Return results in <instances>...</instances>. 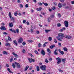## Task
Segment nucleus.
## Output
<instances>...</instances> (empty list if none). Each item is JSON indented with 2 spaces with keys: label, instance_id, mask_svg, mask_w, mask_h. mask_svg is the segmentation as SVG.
Segmentation results:
<instances>
[{
  "label": "nucleus",
  "instance_id": "obj_40",
  "mask_svg": "<svg viewBox=\"0 0 74 74\" xmlns=\"http://www.w3.org/2000/svg\"><path fill=\"white\" fill-rule=\"evenodd\" d=\"M60 53H61V54L62 55H63V54H64V52H63V51H61L60 52Z\"/></svg>",
  "mask_w": 74,
  "mask_h": 74
},
{
  "label": "nucleus",
  "instance_id": "obj_33",
  "mask_svg": "<svg viewBox=\"0 0 74 74\" xmlns=\"http://www.w3.org/2000/svg\"><path fill=\"white\" fill-rule=\"evenodd\" d=\"M63 49L64 51H67V48L66 47L64 48H63Z\"/></svg>",
  "mask_w": 74,
  "mask_h": 74
},
{
  "label": "nucleus",
  "instance_id": "obj_57",
  "mask_svg": "<svg viewBox=\"0 0 74 74\" xmlns=\"http://www.w3.org/2000/svg\"><path fill=\"white\" fill-rule=\"evenodd\" d=\"M30 32L32 33H33V29H31Z\"/></svg>",
  "mask_w": 74,
  "mask_h": 74
},
{
  "label": "nucleus",
  "instance_id": "obj_8",
  "mask_svg": "<svg viewBox=\"0 0 74 74\" xmlns=\"http://www.w3.org/2000/svg\"><path fill=\"white\" fill-rule=\"evenodd\" d=\"M0 29L1 30H6V29L4 26H1L0 27Z\"/></svg>",
  "mask_w": 74,
  "mask_h": 74
},
{
  "label": "nucleus",
  "instance_id": "obj_32",
  "mask_svg": "<svg viewBox=\"0 0 74 74\" xmlns=\"http://www.w3.org/2000/svg\"><path fill=\"white\" fill-rule=\"evenodd\" d=\"M6 47H7V46H10V44L9 43H6L5 45Z\"/></svg>",
  "mask_w": 74,
  "mask_h": 74
},
{
  "label": "nucleus",
  "instance_id": "obj_56",
  "mask_svg": "<svg viewBox=\"0 0 74 74\" xmlns=\"http://www.w3.org/2000/svg\"><path fill=\"white\" fill-rule=\"evenodd\" d=\"M41 44L40 43H39L38 45V47H41Z\"/></svg>",
  "mask_w": 74,
  "mask_h": 74
},
{
  "label": "nucleus",
  "instance_id": "obj_54",
  "mask_svg": "<svg viewBox=\"0 0 74 74\" xmlns=\"http://www.w3.org/2000/svg\"><path fill=\"white\" fill-rule=\"evenodd\" d=\"M12 60H13V58H11L10 60V62H12Z\"/></svg>",
  "mask_w": 74,
  "mask_h": 74
},
{
  "label": "nucleus",
  "instance_id": "obj_26",
  "mask_svg": "<svg viewBox=\"0 0 74 74\" xmlns=\"http://www.w3.org/2000/svg\"><path fill=\"white\" fill-rule=\"evenodd\" d=\"M13 42L16 45H18V43H17V42H16V40H14L13 41Z\"/></svg>",
  "mask_w": 74,
  "mask_h": 74
},
{
  "label": "nucleus",
  "instance_id": "obj_49",
  "mask_svg": "<svg viewBox=\"0 0 74 74\" xmlns=\"http://www.w3.org/2000/svg\"><path fill=\"white\" fill-rule=\"evenodd\" d=\"M71 3L72 4H74V1H71Z\"/></svg>",
  "mask_w": 74,
  "mask_h": 74
},
{
  "label": "nucleus",
  "instance_id": "obj_24",
  "mask_svg": "<svg viewBox=\"0 0 74 74\" xmlns=\"http://www.w3.org/2000/svg\"><path fill=\"white\" fill-rule=\"evenodd\" d=\"M62 5L60 3L58 4V7L59 8H62Z\"/></svg>",
  "mask_w": 74,
  "mask_h": 74
},
{
  "label": "nucleus",
  "instance_id": "obj_23",
  "mask_svg": "<svg viewBox=\"0 0 74 74\" xmlns=\"http://www.w3.org/2000/svg\"><path fill=\"white\" fill-rule=\"evenodd\" d=\"M9 16L10 18H12V16H11V13L10 12L9 13Z\"/></svg>",
  "mask_w": 74,
  "mask_h": 74
},
{
  "label": "nucleus",
  "instance_id": "obj_15",
  "mask_svg": "<svg viewBox=\"0 0 74 74\" xmlns=\"http://www.w3.org/2000/svg\"><path fill=\"white\" fill-rule=\"evenodd\" d=\"M54 47H55V45H52L50 46V48L51 49H53Z\"/></svg>",
  "mask_w": 74,
  "mask_h": 74
},
{
  "label": "nucleus",
  "instance_id": "obj_48",
  "mask_svg": "<svg viewBox=\"0 0 74 74\" xmlns=\"http://www.w3.org/2000/svg\"><path fill=\"white\" fill-rule=\"evenodd\" d=\"M26 22L25 20H24L23 21V23H25Z\"/></svg>",
  "mask_w": 74,
  "mask_h": 74
},
{
  "label": "nucleus",
  "instance_id": "obj_19",
  "mask_svg": "<svg viewBox=\"0 0 74 74\" xmlns=\"http://www.w3.org/2000/svg\"><path fill=\"white\" fill-rule=\"evenodd\" d=\"M42 4H44L45 6H48V3H44V2L42 3Z\"/></svg>",
  "mask_w": 74,
  "mask_h": 74
},
{
  "label": "nucleus",
  "instance_id": "obj_9",
  "mask_svg": "<svg viewBox=\"0 0 74 74\" xmlns=\"http://www.w3.org/2000/svg\"><path fill=\"white\" fill-rule=\"evenodd\" d=\"M58 51V49H56L55 50V51H54V55H58V53L56 52V51Z\"/></svg>",
  "mask_w": 74,
  "mask_h": 74
},
{
  "label": "nucleus",
  "instance_id": "obj_63",
  "mask_svg": "<svg viewBox=\"0 0 74 74\" xmlns=\"http://www.w3.org/2000/svg\"><path fill=\"white\" fill-rule=\"evenodd\" d=\"M49 11H50V12H51V11H52V10H51V9L49 8Z\"/></svg>",
  "mask_w": 74,
  "mask_h": 74
},
{
  "label": "nucleus",
  "instance_id": "obj_37",
  "mask_svg": "<svg viewBox=\"0 0 74 74\" xmlns=\"http://www.w3.org/2000/svg\"><path fill=\"white\" fill-rule=\"evenodd\" d=\"M45 62H46V63H48L49 62V61H48V60L47 59H46L45 60Z\"/></svg>",
  "mask_w": 74,
  "mask_h": 74
},
{
  "label": "nucleus",
  "instance_id": "obj_25",
  "mask_svg": "<svg viewBox=\"0 0 74 74\" xmlns=\"http://www.w3.org/2000/svg\"><path fill=\"white\" fill-rule=\"evenodd\" d=\"M28 59L30 63L32 62V58H29Z\"/></svg>",
  "mask_w": 74,
  "mask_h": 74
},
{
  "label": "nucleus",
  "instance_id": "obj_39",
  "mask_svg": "<svg viewBox=\"0 0 74 74\" xmlns=\"http://www.w3.org/2000/svg\"><path fill=\"white\" fill-rule=\"evenodd\" d=\"M35 53H36V54H37L38 55H39V53H38V52L37 51L35 50Z\"/></svg>",
  "mask_w": 74,
  "mask_h": 74
},
{
  "label": "nucleus",
  "instance_id": "obj_27",
  "mask_svg": "<svg viewBox=\"0 0 74 74\" xmlns=\"http://www.w3.org/2000/svg\"><path fill=\"white\" fill-rule=\"evenodd\" d=\"M47 51L49 53H51V50L49 48H48L47 49Z\"/></svg>",
  "mask_w": 74,
  "mask_h": 74
},
{
  "label": "nucleus",
  "instance_id": "obj_47",
  "mask_svg": "<svg viewBox=\"0 0 74 74\" xmlns=\"http://www.w3.org/2000/svg\"><path fill=\"white\" fill-rule=\"evenodd\" d=\"M23 45H26V42H24L23 43Z\"/></svg>",
  "mask_w": 74,
  "mask_h": 74
},
{
  "label": "nucleus",
  "instance_id": "obj_46",
  "mask_svg": "<svg viewBox=\"0 0 74 74\" xmlns=\"http://www.w3.org/2000/svg\"><path fill=\"white\" fill-rule=\"evenodd\" d=\"M51 17L52 18H54L55 17V16L54 15L52 14L51 15Z\"/></svg>",
  "mask_w": 74,
  "mask_h": 74
},
{
  "label": "nucleus",
  "instance_id": "obj_17",
  "mask_svg": "<svg viewBox=\"0 0 74 74\" xmlns=\"http://www.w3.org/2000/svg\"><path fill=\"white\" fill-rule=\"evenodd\" d=\"M9 26L10 27H12L13 26V24L10 23L9 24Z\"/></svg>",
  "mask_w": 74,
  "mask_h": 74
},
{
  "label": "nucleus",
  "instance_id": "obj_11",
  "mask_svg": "<svg viewBox=\"0 0 74 74\" xmlns=\"http://www.w3.org/2000/svg\"><path fill=\"white\" fill-rule=\"evenodd\" d=\"M10 31L12 32H14V33H16V30L14 29L13 30H12V29H10Z\"/></svg>",
  "mask_w": 74,
  "mask_h": 74
},
{
  "label": "nucleus",
  "instance_id": "obj_13",
  "mask_svg": "<svg viewBox=\"0 0 74 74\" xmlns=\"http://www.w3.org/2000/svg\"><path fill=\"white\" fill-rule=\"evenodd\" d=\"M36 70L38 71H40V67L38 66H36Z\"/></svg>",
  "mask_w": 74,
  "mask_h": 74
},
{
  "label": "nucleus",
  "instance_id": "obj_21",
  "mask_svg": "<svg viewBox=\"0 0 74 74\" xmlns=\"http://www.w3.org/2000/svg\"><path fill=\"white\" fill-rule=\"evenodd\" d=\"M52 40V38L51 37H49V41H51Z\"/></svg>",
  "mask_w": 74,
  "mask_h": 74
},
{
  "label": "nucleus",
  "instance_id": "obj_2",
  "mask_svg": "<svg viewBox=\"0 0 74 74\" xmlns=\"http://www.w3.org/2000/svg\"><path fill=\"white\" fill-rule=\"evenodd\" d=\"M40 69L42 70H46L47 69V67L45 65H42V66H40Z\"/></svg>",
  "mask_w": 74,
  "mask_h": 74
},
{
  "label": "nucleus",
  "instance_id": "obj_43",
  "mask_svg": "<svg viewBox=\"0 0 74 74\" xmlns=\"http://www.w3.org/2000/svg\"><path fill=\"white\" fill-rule=\"evenodd\" d=\"M58 70H59L60 72H61V73H62V72H63V70H60V69H59Z\"/></svg>",
  "mask_w": 74,
  "mask_h": 74
},
{
  "label": "nucleus",
  "instance_id": "obj_22",
  "mask_svg": "<svg viewBox=\"0 0 74 74\" xmlns=\"http://www.w3.org/2000/svg\"><path fill=\"white\" fill-rule=\"evenodd\" d=\"M29 66H26L25 67V68L24 69V71H26V70H27L28 69V68H29Z\"/></svg>",
  "mask_w": 74,
  "mask_h": 74
},
{
  "label": "nucleus",
  "instance_id": "obj_45",
  "mask_svg": "<svg viewBox=\"0 0 74 74\" xmlns=\"http://www.w3.org/2000/svg\"><path fill=\"white\" fill-rule=\"evenodd\" d=\"M53 4L54 5H57V3L55 2H53Z\"/></svg>",
  "mask_w": 74,
  "mask_h": 74
},
{
  "label": "nucleus",
  "instance_id": "obj_12",
  "mask_svg": "<svg viewBox=\"0 0 74 74\" xmlns=\"http://www.w3.org/2000/svg\"><path fill=\"white\" fill-rule=\"evenodd\" d=\"M12 54L13 55H14V56H15V58H17L18 56V55H17V54H15V53H14V52Z\"/></svg>",
  "mask_w": 74,
  "mask_h": 74
},
{
  "label": "nucleus",
  "instance_id": "obj_44",
  "mask_svg": "<svg viewBox=\"0 0 74 74\" xmlns=\"http://www.w3.org/2000/svg\"><path fill=\"white\" fill-rule=\"evenodd\" d=\"M38 4H39V5H42V3L41 2H38Z\"/></svg>",
  "mask_w": 74,
  "mask_h": 74
},
{
  "label": "nucleus",
  "instance_id": "obj_62",
  "mask_svg": "<svg viewBox=\"0 0 74 74\" xmlns=\"http://www.w3.org/2000/svg\"><path fill=\"white\" fill-rule=\"evenodd\" d=\"M16 31L17 33H19V29H16Z\"/></svg>",
  "mask_w": 74,
  "mask_h": 74
},
{
  "label": "nucleus",
  "instance_id": "obj_18",
  "mask_svg": "<svg viewBox=\"0 0 74 74\" xmlns=\"http://www.w3.org/2000/svg\"><path fill=\"white\" fill-rule=\"evenodd\" d=\"M51 31V30L50 29H45V32L47 33H48L49 32H50Z\"/></svg>",
  "mask_w": 74,
  "mask_h": 74
},
{
  "label": "nucleus",
  "instance_id": "obj_42",
  "mask_svg": "<svg viewBox=\"0 0 74 74\" xmlns=\"http://www.w3.org/2000/svg\"><path fill=\"white\" fill-rule=\"evenodd\" d=\"M36 33H37V34H39V33H40V32L39 31H38V30H37L36 31Z\"/></svg>",
  "mask_w": 74,
  "mask_h": 74
},
{
  "label": "nucleus",
  "instance_id": "obj_4",
  "mask_svg": "<svg viewBox=\"0 0 74 74\" xmlns=\"http://www.w3.org/2000/svg\"><path fill=\"white\" fill-rule=\"evenodd\" d=\"M64 24L66 27H68L69 26V22L67 21H64Z\"/></svg>",
  "mask_w": 74,
  "mask_h": 74
},
{
  "label": "nucleus",
  "instance_id": "obj_52",
  "mask_svg": "<svg viewBox=\"0 0 74 74\" xmlns=\"http://www.w3.org/2000/svg\"><path fill=\"white\" fill-rule=\"evenodd\" d=\"M54 42L55 43H57V40H56V39H54Z\"/></svg>",
  "mask_w": 74,
  "mask_h": 74
},
{
  "label": "nucleus",
  "instance_id": "obj_59",
  "mask_svg": "<svg viewBox=\"0 0 74 74\" xmlns=\"http://www.w3.org/2000/svg\"><path fill=\"white\" fill-rule=\"evenodd\" d=\"M25 49H23V51H22V52H23V53H25Z\"/></svg>",
  "mask_w": 74,
  "mask_h": 74
},
{
  "label": "nucleus",
  "instance_id": "obj_1",
  "mask_svg": "<svg viewBox=\"0 0 74 74\" xmlns=\"http://www.w3.org/2000/svg\"><path fill=\"white\" fill-rule=\"evenodd\" d=\"M64 37L65 38H68V35H65L64 34L62 33L59 34L58 35V36L56 38H57V39L59 41H62V40L63 39V37Z\"/></svg>",
  "mask_w": 74,
  "mask_h": 74
},
{
  "label": "nucleus",
  "instance_id": "obj_10",
  "mask_svg": "<svg viewBox=\"0 0 74 74\" xmlns=\"http://www.w3.org/2000/svg\"><path fill=\"white\" fill-rule=\"evenodd\" d=\"M66 28L65 27H63L62 29L60 30V32H62L63 30H66Z\"/></svg>",
  "mask_w": 74,
  "mask_h": 74
},
{
  "label": "nucleus",
  "instance_id": "obj_16",
  "mask_svg": "<svg viewBox=\"0 0 74 74\" xmlns=\"http://www.w3.org/2000/svg\"><path fill=\"white\" fill-rule=\"evenodd\" d=\"M42 9V8H39L36 9V10L38 11H41V10Z\"/></svg>",
  "mask_w": 74,
  "mask_h": 74
},
{
  "label": "nucleus",
  "instance_id": "obj_14",
  "mask_svg": "<svg viewBox=\"0 0 74 74\" xmlns=\"http://www.w3.org/2000/svg\"><path fill=\"white\" fill-rule=\"evenodd\" d=\"M62 62L63 63H65V62H66V59H63L62 60Z\"/></svg>",
  "mask_w": 74,
  "mask_h": 74
},
{
  "label": "nucleus",
  "instance_id": "obj_28",
  "mask_svg": "<svg viewBox=\"0 0 74 74\" xmlns=\"http://www.w3.org/2000/svg\"><path fill=\"white\" fill-rule=\"evenodd\" d=\"M12 66L13 67V68H15V67L16 66H15V64H14V63H12Z\"/></svg>",
  "mask_w": 74,
  "mask_h": 74
},
{
  "label": "nucleus",
  "instance_id": "obj_7",
  "mask_svg": "<svg viewBox=\"0 0 74 74\" xmlns=\"http://www.w3.org/2000/svg\"><path fill=\"white\" fill-rule=\"evenodd\" d=\"M41 54L42 55H43L44 56L45 54V52L44 50H42L40 52Z\"/></svg>",
  "mask_w": 74,
  "mask_h": 74
},
{
  "label": "nucleus",
  "instance_id": "obj_30",
  "mask_svg": "<svg viewBox=\"0 0 74 74\" xmlns=\"http://www.w3.org/2000/svg\"><path fill=\"white\" fill-rule=\"evenodd\" d=\"M57 16L58 18H60V17H61V15H60V13L58 14Z\"/></svg>",
  "mask_w": 74,
  "mask_h": 74
},
{
  "label": "nucleus",
  "instance_id": "obj_29",
  "mask_svg": "<svg viewBox=\"0 0 74 74\" xmlns=\"http://www.w3.org/2000/svg\"><path fill=\"white\" fill-rule=\"evenodd\" d=\"M57 26L58 27H60V26H62V25H61L60 23H58L57 24Z\"/></svg>",
  "mask_w": 74,
  "mask_h": 74
},
{
  "label": "nucleus",
  "instance_id": "obj_34",
  "mask_svg": "<svg viewBox=\"0 0 74 74\" xmlns=\"http://www.w3.org/2000/svg\"><path fill=\"white\" fill-rule=\"evenodd\" d=\"M3 54L4 55H8V53L7 52L5 51H3Z\"/></svg>",
  "mask_w": 74,
  "mask_h": 74
},
{
  "label": "nucleus",
  "instance_id": "obj_55",
  "mask_svg": "<svg viewBox=\"0 0 74 74\" xmlns=\"http://www.w3.org/2000/svg\"><path fill=\"white\" fill-rule=\"evenodd\" d=\"M19 28H21H21H22V25H20L19 26Z\"/></svg>",
  "mask_w": 74,
  "mask_h": 74
},
{
  "label": "nucleus",
  "instance_id": "obj_3",
  "mask_svg": "<svg viewBox=\"0 0 74 74\" xmlns=\"http://www.w3.org/2000/svg\"><path fill=\"white\" fill-rule=\"evenodd\" d=\"M56 60L58 61L57 62V64H60V63L61 62V59L59 57H58L56 58Z\"/></svg>",
  "mask_w": 74,
  "mask_h": 74
},
{
  "label": "nucleus",
  "instance_id": "obj_58",
  "mask_svg": "<svg viewBox=\"0 0 74 74\" xmlns=\"http://www.w3.org/2000/svg\"><path fill=\"white\" fill-rule=\"evenodd\" d=\"M3 34H7V33H6L5 32H4L3 33Z\"/></svg>",
  "mask_w": 74,
  "mask_h": 74
},
{
  "label": "nucleus",
  "instance_id": "obj_38",
  "mask_svg": "<svg viewBox=\"0 0 74 74\" xmlns=\"http://www.w3.org/2000/svg\"><path fill=\"white\" fill-rule=\"evenodd\" d=\"M52 9L53 10H55L56 9V8L55 6H53L52 7Z\"/></svg>",
  "mask_w": 74,
  "mask_h": 74
},
{
  "label": "nucleus",
  "instance_id": "obj_5",
  "mask_svg": "<svg viewBox=\"0 0 74 74\" xmlns=\"http://www.w3.org/2000/svg\"><path fill=\"white\" fill-rule=\"evenodd\" d=\"M14 64H15L17 68L19 69L21 67V65H20V64L19 63H18L16 62H15Z\"/></svg>",
  "mask_w": 74,
  "mask_h": 74
},
{
  "label": "nucleus",
  "instance_id": "obj_51",
  "mask_svg": "<svg viewBox=\"0 0 74 74\" xmlns=\"http://www.w3.org/2000/svg\"><path fill=\"white\" fill-rule=\"evenodd\" d=\"M68 37L69 39H70V38H71V36H68Z\"/></svg>",
  "mask_w": 74,
  "mask_h": 74
},
{
  "label": "nucleus",
  "instance_id": "obj_6",
  "mask_svg": "<svg viewBox=\"0 0 74 74\" xmlns=\"http://www.w3.org/2000/svg\"><path fill=\"white\" fill-rule=\"evenodd\" d=\"M23 41V39L22 38H20L18 40V43H21Z\"/></svg>",
  "mask_w": 74,
  "mask_h": 74
},
{
  "label": "nucleus",
  "instance_id": "obj_64",
  "mask_svg": "<svg viewBox=\"0 0 74 74\" xmlns=\"http://www.w3.org/2000/svg\"><path fill=\"white\" fill-rule=\"evenodd\" d=\"M48 54L49 56H50V55H51V53H48Z\"/></svg>",
  "mask_w": 74,
  "mask_h": 74
},
{
  "label": "nucleus",
  "instance_id": "obj_36",
  "mask_svg": "<svg viewBox=\"0 0 74 74\" xmlns=\"http://www.w3.org/2000/svg\"><path fill=\"white\" fill-rule=\"evenodd\" d=\"M28 42H30L31 43L33 42V40H28Z\"/></svg>",
  "mask_w": 74,
  "mask_h": 74
},
{
  "label": "nucleus",
  "instance_id": "obj_20",
  "mask_svg": "<svg viewBox=\"0 0 74 74\" xmlns=\"http://www.w3.org/2000/svg\"><path fill=\"white\" fill-rule=\"evenodd\" d=\"M7 70L9 72V73H12L13 74L14 72H12L11 71V70H10V68H8L7 69Z\"/></svg>",
  "mask_w": 74,
  "mask_h": 74
},
{
  "label": "nucleus",
  "instance_id": "obj_61",
  "mask_svg": "<svg viewBox=\"0 0 74 74\" xmlns=\"http://www.w3.org/2000/svg\"><path fill=\"white\" fill-rule=\"evenodd\" d=\"M6 66V67H9V65H8V64H7Z\"/></svg>",
  "mask_w": 74,
  "mask_h": 74
},
{
  "label": "nucleus",
  "instance_id": "obj_41",
  "mask_svg": "<svg viewBox=\"0 0 74 74\" xmlns=\"http://www.w3.org/2000/svg\"><path fill=\"white\" fill-rule=\"evenodd\" d=\"M23 7V5H22V4H21L20 5V8H22V7Z\"/></svg>",
  "mask_w": 74,
  "mask_h": 74
},
{
  "label": "nucleus",
  "instance_id": "obj_31",
  "mask_svg": "<svg viewBox=\"0 0 74 74\" xmlns=\"http://www.w3.org/2000/svg\"><path fill=\"white\" fill-rule=\"evenodd\" d=\"M14 15H15V16H17L18 15V12H16L14 13Z\"/></svg>",
  "mask_w": 74,
  "mask_h": 74
},
{
  "label": "nucleus",
  "instance_id": "obj_35",
  "mask_svg": "<svg viewBox=\"0 0 74 74\" xmlns=\"http://www.w3.org/2000/svg\"><path fill=\"white\" fill-rule=\"evenodd\" d=\"M8 40H9V41H11V38H10V37L8 36Z\"/></svg>",
  "mask_w": 74,
  "mask_h": 74
},
{
  "label": "nucleus",
  "instance_id": "obj_60",
  "mask_svg": "<svg viewBox=\"0 0 74 74\" xmlns=\"http://www.w3.org/2000/svg\"><path fill=\"white\" fill-rule=\"evenodd\" d=\"M29 69L31 70H32V69H33V67H31L29 68Z\"/></svg>",
  "mask_w": 74,
  "mask_h": 74
},
{
  "label": "nucleus",
  "instance_id": "obj_53",
  "mask_svg": "<svg viewBox=\"0 0 74 74\" xmlns=\"http://www.w3.org/2000/svg\"><path fill=\"white\" fill-rule=\"evenodd\" d=\"M26 23L27 25H30V24H29V22L28 21Z\"/></svg>",
  "mask_w": 74,
  "mask_h": 74
},
{
  "label": "nucleus",
  "instance_id": "obj_50",
  "mask_svg": "<svg viewBox=\"0 0 74 74\" xmlns=\"http://www.w3.org/2000/svg\"><path fill=\"white\" fill-rule=\"evenodd\" d=\"M25 7L26 8H27L29 7V5L28 4H27L25 5Z\"/></svg>",
  "mask_w": 74,
  "mask_h": 74
}]
</instances>
